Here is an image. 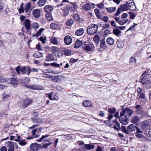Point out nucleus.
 Masks as SVG:
<instances>
[{"instance_id": "nucleus-54", "label": "nucleus", "mask_w": 151, "mask_h": 151, "mask_svg": "<svg viewBox=\"0 0 151 151\" xmlns=\"http://www.w3.org/2000/svg\"><path fill=\"white\" fill-rule=\"evenodd\" d=\"M23 5V3H22L20 5V8L19 9V14L24 13Z\"/></svg>"}, {"instance_id": "nucleus-15", "label": "nucleus", "mask_w": 151, "mask_h": 151, "mask_svg": "<svg viewBox=\"0 0 151 151\" xmlns=\"http://www.w3.org/2000/svg\"><path fill=\"white\" fill-rule=\"evenodd\" d=\"M32 13L35 18H38L40 16V10L39 9H36L33 10Z\"/></svg>"}, {"instance_id": "nucleus-29", "label": "nucleus", "mask_w": 151, "mask_h": 151, "mask_svg": "<svg viewBox=\"0 0 151 151\" xmlns=\"http://www.w3.org/2000/svg\"><path fill=\"white\" fill-rule=\"evenodd\" d=\"M27 70L28 72L27 74L28 75H29L31 71L37 72H38V70L37 69L35 68H33L32 69H31L30 68L29 66H27Z\"/></svg>"}, {"instance_id": "nucleus-37", "label": "nucleus", "mask_w": 151, "mask_h": 151, "mask_svg": "<svg viewBox=\"0 0 151 151\" xmlns=\"http://www.w3.org/2000/svg\"><path fill=\"white\" fill-rule=\"evenodd\" d=\"M125 111L127 116L128 115L129 116H130L132 113V110L128 108H126Z\"/></svg>"}, {"instance_id": "nucleus-33", "label": "nucleus", "mask_w": 151, "mask_h": 151, "mask_svg": "<svg viewBox=\"0 0 151 151\" xmlns=\"http://www.w3.org/2000/svg\"><path fill=\"white\" fill-rule=\"evenodd\" d=\"M100 43V47L101 48L104 49L106 47V44L105 43L104 38H102L101 39Z\"/></svg>"}, {"instance_id": "nucleus-24", "label": "nucleus", "mask_w": 151, "mask_h": 151, "mask_svg": "<svg viewBox=\"0 0 151 151\" xmlns=\"http://www.w3.org/2000/svg\"><path fill=\"white\" fill-rule=\"evenodd\" d=\"M127 6L128 7V10L131 9L132 10H134L136 9V7H135L134 3V2H132L129 3L128 2Z\"/></svg>"}, {"instance_id": "nucleus-43", "label": "nucleus", "mask_w": 151, "mask_h": 151, "mask_svg": "<svg viewBox=\"0 0 151 151\" xmlns=\"http://www.w3.org/2000/svg\"><path fill=\"white\" fill-rule=\"evenodd\" d=\"M60 49V48H58L57 47L53 46L50 48V50L52 52H54L55 53L57 51H58Z\"/></svg>"}, {"instance_id": "nucleus-21", "label": "nucleus", "mask_w": 151, "mask_h": 151, "mask_svg": "<svg viewBox=\"0 0 151 151\" xmlns=\"http://www.w3.org/2000/svg\"><path fill=\"white\" fill-rule=\"evenodd\" d=\"M140 119L138 116H133L131 119V122L135 124L138 123L140 121Z\"/></svg>"}, {"instance_id": "nucleus-57", "label": "nucleus", "mask_w": 151, "mask_h": 151, "mask_svg": "<svg viewBox=\"0 0 151 151\" xmlns=\"http://www.w3.org/2000/svg\"><path fill=\"white\" fill-rule=\"evenodd\" d=\"M136 136L139 138L145 139V137L141 133L136 134Z\"/></svg>"}, {"instance_id": "nucleus-41", "label": "nucleus", "mask_w": 151, "mask_h": 151, "mask_svg": "<svg viewBox=\"0 0 151 151\" xmlns=\"http://www.w3.org/2000/svg\"><path fill=\"white\" fill-rule=\"evenodd\" d=\"M100 37L99 35H96L93 38V40L96 43H99L100 41Z\"/></svg>"}, {"instance_id": "nucleus-13", "label": "nucleus", "mask_w": 151, "mask_h": 151, "mask_svg": "<svg viewBox=\"0 0 151 151\" xmlns=\"http://www.w3.org/2000/svg\"><path fill=\"white\" fill-rule=\"evenodd\" d=\"M6 145L9 147L8 151H14V147L13 142L8 141L5 143Z\"/></svg>"}, {"instance_id": "nucleus-55", "label": "nucleus", "mask_w": 151, "mask_h": 151, "mask_svg": "<svg viewBox=\"0 0 151 151\" xmlns=\"http://www.w3.org/2000/svg\"><path fill=\"white\" fill-rule=\"evenodd\" d=\"M92 103L89 100L86 101V107H92Z\"/></svg>"}, {"instance_id": "nucleus-30", "label": "nucleus", "mask_w": 151, "mask_h": 151, "mask_svg": "<svg viewBox=\"0 0 151 151\" xmlns=\"http://www.w3.org/2000/svg\"><path fill=\"white\" fill-rule=\"evenodd\" d=\"M84 32V29H80L77 30L76 32V34L78 36H80L82 35Z\"/></svg>"}, {"instance_id": "nucleus-2", "label": "nucleus", "mask_w": 151, "mask_h": 151, "mask_svg": "<svg viewBox=\"0 0 151 151\" xmlns=\"http://www.w3.org/2000/svg\"><path fill=\"white\" fill-rule=\"evenodd\" d=\"M137 129V127L133 124L129 125L126 129L125 127H122V131L127 134H129L130 132H134Z\"/></svg>"}, {"instance_id": "nucleus-48", "label": "nucleus", "mask_w": 151, "mask_h": 151, "mask_svg": "<svg viewBox=\"0 0 151 151\" xmlns=\"http://www.w3.org/2000/svg\"><path fill=\"white\" fill-rule=\"evenodd\" d=\"M30 79L28 77H26L25 78L22 79L21 81L22 83H24L27 84L30 81Z\"/></svg>"}, {"instance_id": "nucleus-1", "label": "nucleus", "mask_w": 151, "mask_h": 151, "mask_svg": "<svg viewBox=\"0 0 151 151\" xmlns=\"http://www.w3.org/2000/svg\"><path fill=\"white\" fill-rule=\"evenodd\" d=\"M151 75L149 74H146L141 80L142 85L147 89H150L151 88V82L150 81Z\"/></svg>"}, {"instance_id": "nucleus-17", "label": "nucleus", "mask_w": 151, "mask_h": 151, "mask_svg": "<svg viewBox=\"0 0 151 151\" xmlns=\"http://www.w3.org/2000/svg\"><path fill=\"white\" fill-rule=\"evenodd\" d=\"M128 118L126 116L120 117L119 118L120 122L123 124L126 125L128 123Z\"/></svg>"}, {"instance_id": "nucleus-51", "label": "nucleus", "mask_w": 151, "mask_h": 151, "mask_svg": "<svg viewBox=\"0 0 151 151\" xmlns=\"http://www.w3.org/2000/svg\"><path fill=\"white\" fill-rule=\"evenodd\" d=\"M44 29L43 28H42L40 29L35 34V36L37 37H38L40 36L41 35L42 32L44 31Z\"/></svg>"}, {"instance_id": "nucleus-62", "label": "nucleus", "mask_w": 151, "mask_h": 151, "mask_svg": "<svg viewBox=\"0 0 151 151\" xmlns=\"http://www.w3.org/2000/svg\"><path fill=\"white\" fill-rule=\"evenodd\" d=\"M19 144L23 146L27 144V142L24 140H21L19 141Z\"/></svg>"}, {"instance_id": "nucleus-10", "label": "nucleus", "mask_w": 151, "mask_h": 151, "mask_svg": "<svg viewBox=\"0 0 151 151\" xmlns=\"http://www.w3.org/2000/svg\"><path fill=\"white\" fill-rule=\"evenodd\" d=\"M32 101L31 99L27 98L23 101L22 103V106L24 108H25L32 103Z\"/></svg>"}, {"instance_id": "nucleus-40", "label": "nucleus", "mask_w": 151, "mask_h": 151, "mask_svg": "<svg viewBox=\"0 0 151 151\" xmlns=\"http://www.w3.org/2000/svg\"><path fill=\"white\" fill-rule=\"evenodd\" d=\"M50 27L52 29H57L59 28V26L58 24L54 23L50 24Z\"/></svg>"}, {"instance_id": "nucleus-64", "label": "nucleus", "mask_w": 151, "mask_h": 151, "mask_svg": "<svg viewBox=\"0 0 151 151\" xmlns=\"http://www.w3.org/2000/svg\"><path fill=\"white\" fill-rule=\"evenodd\" d=\"M142 91L143 89L140 87H138L137 89V92L138 94L142 93Z\"/></svg>"}, {"instance_id": "nucleus-16", "label": "nucleus", "mask_w": 151, "mask_h": 151, "mask_svg": "<svg viewBox=\"0 0 151 151\" xmlns=\"http://www.w3.org/2000/svg\"><path fill=\"white\" fill-rule=\"evenodd\" d=\"M108 111L110 113V114L108 116V119L110 120L113 118V114L116 111V109L114 108H109L108 109Z\"/></svg>"}, {"instance_id": "nucleus-25", "label": "nucleus", "mask_w": 151, "mask_h": 151, "mask_svg": "<svg viewBox=\"0 0 151 151\" xmlns=\"http://www.w3.org/2000/svg\"><path fill=\"white\" fill-rule=\"evenodd\" d=\"M50 42L54 45H57L59 44V41L57 38L55 37H52L50 39Z\"/></svg>"}, {"instance_id": "nucleus-60", "label": "nucleus", "mask_w": 151, "mask_h": 151, "mask_svg": "<svg viewBox=\"0 0 151 151\" xmlns=\"http://www.w3.org/2000/svg\"><path fill=\"white\" fill-rule=\"evenodd\" d=\"M73 18L76 21H79L80 20V17L78 14H77L74 15L73 16Z\"/></svg>"}, {"instance_id": "nucleus-3", "label": "nucleus", "mask_w": 151, "mask_h": 151, "mask_svg": "<svg viewBox=\"0 0 151 151\" xmlns=\"http://www.w3.org/2000/svg\"><path fill=\"white\" fill-rule=\"evenodd\" d=\"M98 29V26L94 24H91L88 27L87 33L90 35H92L96 33Z\"/></svg>"}, {"instance_id": "nucleus-28", "label": "nucleus", "mask_w": 151, "mask_h": 151, "mask_svg": "<svg viewBox=\"0 0 151 151\" xmlns=\"http://www.w3.org/2000/svg\"><path fill=\"white\" fill-rule=\"evenodd\" d=\"M107 44L110 45H113L114 42V40L111 37H109L106 40Z\"/></svg>"}, {"instance_id": "nucleus-5", "label": "nucleus", "mask_w": 151, "mask_h": 151, "mask_svg": "<svg viewBox=\"0 0 151 151\" xmlns=\"http://www.w3.org/2000/svg\"><path fill=\"white\" fill-rule=\"evenodd\" d=\"M27 68V67L26 66L21 67L20 66H18L16 68V70L18 74H20V71H21L22 73L24 74L26 73Z\"/></svg>"}, {"instance_id": "nucleus-6", "label": "nucleus", "mask_w": 151, "mask_h": 151, "mask_svg": "<svg viewBox=\"0 0 151 151\" xmlns=\"http://www.w3.org/2000/svg\"><path fill=\"white\" fill-rule=\"evenodd\" d=\"M52 79L55 81L57 82L60 83L64 81L65 78L63 76H57L52 77Z\"/></svg>"}, {"instance_id": "nucleus-49", "label": "nucleus", "mask_w": 151, "mask_h": 151, "mask_svg": "<svg viewBox=\"0 0 151 151\" xmlns=\"http://www.w3.org/2000/svg\"><path fill=\"white\" fill-rule=\"evenodd\" d=\"M124 46V42H123L118 41L117 42V47H118L122 48Z\"/></svg>"}, {"instance_id": "nucleus-47", "label": "nucleus", "mask_w": 151, "mask_h": 151, "mask_svg": "<svg viewBox=\"0 0 151 151\" xmlns=\"http://www.w3.org/2000/svg\"><path fill=\"white\" fill-rule=\"evenodd\" d=\"M113 32L115 35L118 36L121 33V31L118 29H114L113 30Z\"/></svg>"}, {"instance_id": "nucleus-58", "label": "nucleus", "mask_w": 151, "mask_h": 151, "mask_svg": "<svg viewBox=\"0 0 151 151\" xmlns=\"http://www.w3.org/2000/svg\"><path fill=\"white\" fill-rule=\"evenodd\" d=\"M50 64L52 66H54L55 67H59L60 65H62V63H60V64H57V63L54 62V63H51Z\"/></svg>"}, {"instance_id": "nucleus-26", "label": "nucleus", "mask_w": 151, "mask_h": 151, "mask_svg": "<svg viewBox=\"0 0 151 151\" xmlns=\"http://www.w3.org/2000/svg\"><path fill=\"white\" fill-rule=\"evenodd\" d=\"M42 143L44 147L46 148L47 147L52 144V143L48 140H45L43 141Z\"/></svg>"}, {"instance_id": "nucleus-22", "label": "nucleus", "mask_w": 151, "mask_h": 151, "mask_svg": "<svg viewBox=\"0 0 151 151\" xmlns=\"http://www.w3.org/2000/svg\"><path fill=\"white\" fill-rule=\"evenodd\" d=\"M45 59L48 62L52 61L55 60L54 56L51 53L48 54L46 56Z\"/></svg>"}, {"instance_id": "nucleus-39", "label": "nucleus", "mask_w": 151, "mask_h": 151, "mask_svg": "<svg viewBox=\"0 0 151 151\" xmlns=\"http://www.w3.org/2000/svg\"><path fill=\"white\" fill-rule=\"evenodd\" d=\"M107 11L110 13H112L115 11L116 8L115 7H111L106 8Z\"/></svg>"}, {"instance_id": "nucleus-38", "label": "nucleus", "mask_w": 151, "mask_h": 151, "mask_svg": "<svg viewBox=\"0 0 151 151\" xmlns=\"http://www.w3.org/2000/svg\"><path fill=\"white\" fill-rule=\"evenodd\" d=\"M145 134L148 137H151V129H147L144 132Z\"/></svg>"}, {"instance_id": "nucleus-50", "label": "nucleus", "mask_w": 151, "mask_h": 151, "mask_svg": "<svg viewBox=\"0 0 151 151\" xmlns=\"http://www.w3.org/2000/svg\"><path fill=\"white\" fill-rule=\"evenodd\" d=\"M32 26L33 28L36 30L39 27L38 24L37 22H35L33 24Z\"/></svg>"}, {"instance_id": "nucleus-52", "label": "nucleus", "mask_w": 151, "mask_h": 151, "mask_svg": "<svg viewBox=\"0 0 151 151\" xmlns=\"http://www.w3.org/2000/svg\"><path fill=\"white\" fill-rule=\"evenodd\" d=\"M64 52L65 55H69L71 53V51L69 49H65L64 50Z\"/></svg>"}, {"instance_id": "nucleus-44", "label": "nucleus", "mask_w": 151, "mask_h": 151, "mask_svg": "<svg viewBox=\"0 0 151 151\" xmlns=\"http://www.w3.org/2000/svg\"><path fill=\"white\" fill-rule=\"evenodd\" d=\"M94 12L97 17L99 18H100L101 17V15L99 10L98 9H95Z\"/></svg>"}, {"instance_id": "nucleus-59", "label": "nucleus", "mask_w": 151, "mask_h": 151, "mask_svg": "<svg viewBox=\"0 0 151 151\" xmlns=\"http://www.w3.org/2000/svg\"><path fill=\"white\" fill-rule=\"evenodd\" d=\"M40 40L42 42L43 44L45 43V41L46 40V37H43L41 36L40 38Z\"/></svg>"}, {"instance_id": "nucleus-7", "label": "nucleus", "mask_w": 151, "mask_h": 151, "mask_svg": "<svg viewBox=\"0 0 151 151\" xmlns=\"http://www.w3.org/2000/svg\"><path fill=\"white\" fill-rule=\"evenodd\" d=\"M77 8V6L75 3L70 2V4L66 6L68 10L71 11H74Z\"/></svg>"}, {"instance_id": "nucleus-9", "label": "nucleus", "mask_w": 151, "mask_h": 151, "mask_svg": "<svg viewBox=\"0 0 151 151\" xmlns=\"http://www.w3.org/2000/svg\"><path fill=\"white\" fill-rule=\"evenodd\" d=\"M26 88H30L34 90H40L43 89V87L40 85L32 86H29L27 85L26 86Z\"/></svg>"}, {"instance_id": "nucleus-61", "label": "nucleus", "mask_w": 151, "mask_h": 151, "mask_svg": "<svg viewBox=\"0 0 151 151\" xmlns=\"http://www.w3.org/2000/svg\"><path fill=\"white\" fill-rule=\"evenodd\" d=\"M6 79H5L2 76H0V83H6Z\"/></svg>"}, {"instance_id": "nucleus-31", "label": "nucleus", "mask_w": 151, "mask_h": 151, "mask_svg": "<svg viewBox=\"0 0 151 151\" xmlns=\"http://www.w3.org/2000/svg\"><path fill=\"white\" fill-rule=\"evenodd\" d=\"M82 44V42L81 41L79 40H77L74 45V47L75 48H78L81 46Z\"/></svg>"}, {"instance_id": "nucleus-19", "label": "nucleus", "mask_w": 151, "mask_h": 151, "mask_svg": "<svg viewBox=\"0 0 151 151\" xmlns=\"http://www.w3.org/2000/svg\"><path fill=\"white\" fill-rule=\"evenodd\" d=\"M127 5L128 2H127L125 4H121L119 8L122 12L128 11V7Z\"/></svg>"}, {"instance_id": "nucleus-20", "label": "nucleus", "mask_w": 151, "mask_h": 151, "mask_svg": "<svg viewBox=\"0 0 151 151\" xmlns=\"http://www.w3.org/2000/svg\"><path fill=\"white\" fill-rule=\"evenodd\" d=\"M24 27L27 30H29L30 28V21L29 19L25 20L24 22Z\"/></svg>"}, {"instance_id": "nucleus-35", "label": "nucleus", "mask_w": 151, "mask_h": 151, "mask_svg": "<svg viewBox=\"0 0 151 151\" xmlns=\"http://www.w3.org/2000/svg\"><path fill=\"white\" fill-rule=\"evenodd\" d=\"M55 56L58 58H60L63 55V52L61 51L60 49L58 51H57L55 53Z\"/></svg>"}, {"instance_id": "nucleus-36", "label": "nucleus", "mask_w": 151, "mask_h": 151, "mask_svg": "<svg viewBox=\"0 0 151 151\" xmlns=\"http://www.w3.org/2000/svg\"><path fill=\"white\" fill-rule=\"evenodd\" d=\"M46 18L49 21H52L53 20V18L51 14L48 13L45 15Z\"/></svg>"}, {"instance_id": "nucleus-63", "label": "nucleus", "mask_w": 151, "mask_h": 151, "mask_svg": "<svg viewBox=\"0 0 151 151\" xmlns=\"http://www.w3.org/2000/svg\"><path fill=\"white\" fill-rule=\"evenodd\" d=\"M49 136V135L46 134L45 135H43L39 139L37 140V141L39 142H41L43 139Z\"/></svg>"}, {"instance_id": "nucleus-8", "label": "nucleus", "mask_w": 151, "mask_h": 151, "mask_svg": "<svg viewBox=\"0 0 151 151\" xmlns=\"http://www.w3.org/2000/svg\"><path fill=\"white\" fill-rule=\"evenodd\" d=\"M7 80V82L8 83H11L14 86L17 85L18 84V82L17 80L14 78H9L5 79Z\"/></svg>"}, {"instance_id": "nucleus-32", "label": "nucleus", "mask_w": 151, "mask_h": 151, "mask_svg": "<svg viewBox=\"0 0 151 151\" xmlns=\"http://www.w3.org/2000/svg\"><path fill=\"white\" fill-rule=\"evenodd\" d=\"M128 21V19H124L121 17V18L120 19L119 24L123 25L126 23Z\"/></svg>"}, {"instance_id": "nucleus-14", "label": "nucleus", "mask_w": 151, "mask_h": 151, "mask_svg": "<svg viewBox=\"0 0 151 151\" xmlns=\"http://www.w3.org/2000/svg\"><path fill=\"white\" fill-rule=\"evenodd\" d=\"M54 9L53 6L50 5L45 6L44 8V11L47 13H50Z\"/></svg>"}, {"instance_id": "nucleus-11", "label": "nucleus", "mask_w": 151, "mask_h": 151, "mask_svg": "<svg viewBox=\"0 0 151 151\" xmlns=\"http://www.w3.org/2000/svg\"><path fill=\"white\" fill-rule=\"evenodd\" d=\"M65 43L67 45H70L72 42V39L71 37L69 35H67L64 38Z\"/></svg>"}, {"instance_id": "nucleus-23", "label": "nucleus", "mask_w": 151, "mask_h": 151, "mask_svg": "<svg viewBox=\"0 0 151 151\" xmlns=\"http://www.w3.org/2000/svg\"><path fill=\"white\" fill-rule=\"evenodd\" d=\"M113 122L115 124L114 127V128L117 131L121 129L119 123L117 121L116 119H115Z\"/></svg>"}, {"instance_id": "nucleus-42", "label": "nucleus", "mask_w": 151, "mask_h": 151, "mask_svg": "<svg viewBox=\"0 0 151 151\" xmlns=\"http://www.w3.org/2000/svg\"><path fill=\"white\" fill-rule=\"evenodd\" d=\"M10 97V95L8 94L4 93L2 96V98L5 101L9 99Z\"/></svg>"}, {"instance_id": "nucleus-27", "label": "nucleus", "mask_w": 151, "mask_h": 151, "mask_svg": "<svg viewBox=\"0 0 151 151\" xmlns=\"http://www.w3.org/2000/svg\"><path fill=\"white\" fill-rule=\"evenodd\" d=\"M148 124L147 122H142L140 125V127L141 129H145L148 126Z\"/></svg>"}, {"instance_id": "nucleus-4", "label": "nucleus", "mask_w": 151, "mask_h": 151, "mask_svg": "<svg viewBox=\"0 0 151 151\" xmlns=\"http://www.w3.org/2000/svg\"><path fill=\"white\" fill-rule=\"evenodd\" d=\"M31 5L30 3L28 2L27 3L24 7V12L25 11V13H27L26 15L28 17L30 15L32 9L31 8Z\"/></svg>"}, {"instance_id": "nucleus-34", "label": "nucleus", "mask_w": 151, "mask_h": 151, "mask_svg": "<svg viewBox=\"0 0 151 151\" xmlns=\"http://www.w3.org/2000/svg\"><path fill=\"white\" fill-rule=\"evenodd\" d=\"M46 2L45 0H39L37 2V4L39 6L42 7L45 4Z\"/></svg>"}, {"instance_id": "nucleus-46", "label": "nucleus", "mask_w": 151, "mask_h": 151, "mask_svg": "<svg viewBox=\"0 0 151 151\" xmlns=\"http://www.w3.org/2000/svg\"><path fill=\"white\" fill-rule=\"evenodd\" d=\"M34 56L36 58H40L42 56V54L41 52H37L35 53Z\"/></svg>"}, {"instance_id": "nucleus-18", "label": "nucleus", "mask_w": 151, "mask_h": 151, "mask_svg": "<svg viewBox=\"0 0 151 151\" xmlns=\"http://www.w3.org/2000/svg\"><path fill=\"white\" fill-rule=\"evenodd\" d=\"M94 48V45L92 42H90L88 45L86 46V50L88 51H92L93 50Z\"/></svg>"}, {"instance_id": "nucleus-12", "label": "nucleus", "mask_w": 151, "mask_h": 151, "mask_svg": "<svg viewBox=\"0 0 151 151\" xmlns=\"http://www.w3.org/2000/svg\"><path fill=\"white\" fill-rule=\"evenodd\" d=\"M30 151H38L39 147L38 144L36 143H32L30 146Z\"/></svg>"}, {"instance_id": "nucleus-56", "label": "nucleus", "mask_w": 151, "mask_h": 151, "mask_svg": "<svg viewBox=\"0 0 151 151\" xmlns=\"http://www.w3.org/2000/svg\"><path fill=\"white\" fill-rule=\"evenodd\" d=\"M73 23V21L72 19H70L68 20L66 22V24L67 26H70L72 25Z\"/></svg>"}, {"instance_id": "nucleus-53", "label": "nucleus", "mask_w": 151, "mask_h": 151, "mask_svg": "<svg viewBox=\"0 0 151 151\" xmlns=\"http://www.w3.org/2000/svg\"><path fill=\"white\" fill-rule=\"evenodd\" d=\"M136 61V59L135 58L133 57H132L130 58L129 63L130 64H133L134 63H135Z\"/></svg>"}, {"instance_id": "nucleus-45", "label": "nucleus", "mask_w": 151, "mask_h": 151, "mask_svg": "<svg viewBox=\"0 0 151 151\" xmlns=\"http://www.w3.org/2000/svg\"><path fill=\"white\" fill-rule=\"evenodd\" d=\"M95 146L90 144H86V149L88 150H90L94 149Z\"/></svg>"}]
</instances>
